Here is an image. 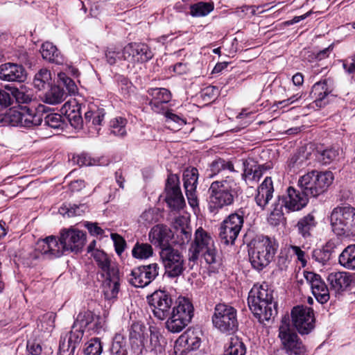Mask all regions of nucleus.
Segmentation results:
<instances>
[{"label":"nucleus","instance_id":"nucleus-51","mask_svg":"<svg viewBox=\"0 0 355 355\" xmlns=\"http://www.w3.org/2000/svg\"><path fill=\"white\" fill-rule=\"evenodd\" d=\"M180 338L184 340L187 349H196L200 345V339L195 336L193 333H191V335L188 332L184 333L181 336Z\"/></svg>","mask_w":355,"mask_h":355},{"label":"nucleus","instance_id":"nucleus-7","mask_svg":"<svg viewBox=\"0 0 355 355\" xmlns=\"http://www.w3.org/2000/svg\"><path fill=\"white\" fill-rule=\"evenodd\" d=\"M334 232L338 236H349L355 234V208L351 206H338L330 216Z\"/></svg>","mask_w":355,"mask_h":355},{"label":"nucleus","instance_id":"nucleus-33","mask_svg":"<svg viewBox=\"0 0 355 355\" xmlns=\"http://www.w3.org/2000/svg\"><path fill=\"white\" fill-rule=\"evenodd\" d=\"M209 170L211 173L209 175L211 178L226 171L236 172L232 162L221 158L214 160L209 166Z\"/></svg>","mask_w":355,"mask_h":355},{"label":"nucleus","instance_id":"nucleus-29","mask_svg":"<svg viewBox=\"0 0 355 355\" xmlns=\"http://www.w3.org/2000/svg\"><path fill=\"white\" fill-rule=\"evenodd\" d=\"M41 54L43 59L57 64H62L64 58L57 47L51 42H46L41 46Z\"/></svg>","mask_w":355,"mask_h":355},{"label":"nucleus","instance_id":"nucleus-23","mask_svg":"<svg viewBox=\"0 0 355 355\" xmlns=\"http://www.w3.org/2000/svg\"><path fill=\"white\" fill-rule=\"evenodd\" d=\"M332 92L333 85L331 81L324 79L313 85L310 96L314 99L313 103L315 105L322 107L327 103L326 98Z\"/></svg>","mask_w":355,"mask_h":355},{"label":"nucleus","instance_id":"nucleus-49","mask_svg":"<svg viewBox=\"0 0 355 355\" xmlns=\"http://www.w3.org/2000/svg\"><path fill=\"white\" fill-rule=\"evenodd\" d=\"M165 117L166 125L168 128L176 129L181 125L184 124V121L182 119L171 112H166L165 113Z\"/></svg>","mask_w":355,"mask_h":355},{"label":"nucleus","instance_id":"nucleus-39","mask_svg":"<svg viewBox=\"0 0 355 355\" xmlns=\"http://www.w3.org/2000/svg\"><path fill=\"white\" fill-rule=\"evenodd\" d=\"M198 171L196 168H187L183 174L184 189H193L197 187Z\"/></svg>","mask_w":355,"mask_h":355},{"label":"nucleus","instance_id":"nucleus-52","mask_svg":"<svg viewBox=\"0 0 355 355\" xmlns=\"http://www.w3.org/2000/svg\"><path fill=\"white\" fill-rule=\"evenodd\" d=\"M338 156V150L329 148L323 150L320 155V160L324 164H329Z\"/></svg>","mask_w":355,"mask_h":355},{"label":"nucleus","instance_id":"nucleus-31","mask_svg":"<svg viewBox=\"0 0 355 355\" xmlns=\"http://www.w3.org/2000/svg\"><path fill=\"white\" fill-rule=\"evenodd\" d=\"M339 263L348 270H355V244L346 247L338 258Z\"/></svg>","mask_w":355,"mask_h":355},{"label":"nucleus","instance_id":"nucleus-1","mask_svg":"<svg viewBox=\"0 0 355 355\" xmlns=\"http://www.w3.org/2000/svg\"><path fill=\"white\" fill-rule=\"evenodd\" d=\"M248 303L254 315L261 322L269 320L277 313L273 290L265 282L253 286L249 292Z\"/></svg>","mask_w":355,"mask_h":355},{"label":"nucleus","instance_id":"nucleus-36","mask_svg":"<svg viewBox=\"0 0 355 355\" xmlns=\"http://www.w3.org/2000/svg\"><path fill=\"white\" fill-rule=\"evenodd\" d=\"M95 314L90 311H83L80 312L73 324V329L79 327L83 329L89 327L95 319Z\"/></svg>","mask_w":355,"mask_h":355},{"label":"nucleus","instance_id":"nucleus-50","mask_svg":"<svg viewBox=\"0 0 355 355\" xmlns=\"http://www.w3.org/2000/svg\"><path fill=\"white\" fill-rule=\"evenodd\" d=\"M84 330L80 329L79 327H76V329H73L69 333L67 345L71 347H74L76 348L77 345H78L83 336Z\"/></svg>","mask_w":355,"mask_h":355},{"label":"nucleus","instance_id":"nucleus-55","mask_svg":"<svg viewBox=\"0 0 355 355\" xmlns=\"http://www.w3.org/2000/svg\"><path fill=\"white\" fill-rule=\"evenodd\" d=\"M11 87H6L5 89H0V105L8 107L13 102V97L10 91Z\"/></svg>","mask_w":355,"mask_h":355},{"label":"nucleus","instance_id":"nucleus-45","mask_svg":"<svg viewBox=\"0 0 355 355\" xmlns=\"http://www.w3.org/2000/svg\"><path fill=\"white\" fill-rule=\"evenodd\" d=\"M44 123L53 129H63L64 125L62 116L59 114H50L45 116Z\"/></svg>","mask_w":355,"mask_h":355},{"label":"nucleus","instance_id":"nucleus-19","mask_svg":"<svg viewBox=\"0 0 355 355\" xmlns=\"http://www.w3.org/2000/svg\"><path fill=\"white\" fill-rule=\"evenodd\" d=\"M304 277L310 285L312 293L315 299L321 304L326 303L329 300V291L321 277L313 272H304Z\"/></svg>","mask_w":355,"mask_h":355},{"label":"nucleus","instance_id":"nucleus-5","mask_svg":"<svg viewBox=\"0 0 355 355\" xmlns=\"http://www.w3.org/2000/svg\"><path fill=\"white\" fill-rule=\"evenodd\" d=\"M334 180L331 171H312L300 177L297 187L309 198H315L322 193Z\"/></svg>","mask_w":355,"mask_h":355},{"label":"nucleus","instance_id":"nucleus-28","mask_svg":"<svg viewBox=\"0 0 355 355\" xmlns=\"http://www.w3.org/2000/svg\"><path fill=\"white\" fill-rule=\"evenodd\" d=\"M317 224L318 222L313 213H309L300 218L295 227L299 234L306 239L312 236V233Z\"/></svg>","mask_w":355,"mask_h":355},{"label":"nucleus","instance_id":"nucleus-4","mask_svg":"<svg viewBox=\"0 0 355 355\" xmlns=\"http://www.w3.org/2000/svg\"><path fill=\"white\" fill-rule=\"evenodd\" d=\"M249 251L250 261L252 267L261 270L273 259L277 245L268 236H261L256 239Z\"/></svg>","mask_w":355,"mask_h":355},{"label":"nucleus","instance_id":"nucleus-60","mask_svg":"<svg viewBox=\"0 0 355 355\" xmlns=\"http://www.w3.org/2000/svg\"><path fill=\"white\" fill-rule=\"evenodd\" d=\"M71 125L74 128H77L81 126L83 123V118L81 116V110H78L74 112H72L70 116H67Z\"/></svg>","mask_w":355,"mask_h":355},{"label":"nucleus","instance_id":"nucleus-61","mask_svg":"<svg viewBox=\"0 0 355 355\" xmlns=\"http://www.w3.org/2000/svg\"><path fill=\"white\" fill-rule=\"evenodd\" d=\"M105 321L101 318L99 315H95V319L94 320L92 324L89 325L88 329L92 330L94 333L99 334L101 331L104 329Z\"/></svg>","mask_w":355,"mask_h":355},{"label":"nucleus","instance_id":"nucleus-40","mask_svg":"<svg viewBox=\"0 0 355 355\" xmlns=\"http://www.w3.org/2000/svg\"><path fill=\"white\" fill-rule=\"evenodd\" d=\"M10 91L12 95L13 100L15 99L18 103H28L33 99L31 92L26 90L24 87L20 89L12 87L10 88Z\"/></svg>","mask_w":355,"mask_h":355},{"label":"nucleus","instance_id":"nucleus-6","mask_svg":"<svg viewBox=\"0 0 355 355\" xmlns=\"http://www.w3.org/2000/svg\"><path fill=\"white\" fill-rule=\"evenodd\" d=\"M193 306L188 298L179 297L166 318L165 327L173 334L181 332L191 321Z\"/></svg>","mask_w":355,"mask_h":355},{"label":"nucleus","instance_id":"nucleus-34","mask_svg":"<svg viewBox=\"0 0 355 355\" xmlns=\"http://www.w3.org/2000/svg\"><path fill=\"white\" fill-rule=\"evenodd\" d=\"M246 347L241 339L232 337L227 345L223 355H245Z\"/></svg>","mask_w":355,"mask_h":355},{"label":"nucleus","instance_id":"nucleus-46","mask_svg":"<svg viewBox=\"0 0 355 355\" xmlns=\"http://www.w3.org/2000/svg\"><path fill=\"white\" fill-rule=\"evenodd\" d=\"M331 251L327 246L317 248L313 251V259L317 262L324 264L331 258Z\"/></svg>","mask_w":355,"mask_h":355},{"label":"nucleus","instance_id":"nucleus-44","mask_svg":"<svg viewBox=\"0 0 355 355\" xmlns=\"http://www.w3.org/2000/svg\"><path fill=\"white\" fill-rule=\"evenodd\" d=\"M103 351V347L101 340L98 338H92L86 343V347L84 349L85 355H101Z\"/></svg>","mask_w":355,"mask_h":355},{"label":"nucleus","instance_id":"nucleus-64","mask_svg":"<svg viewBox=\"0 0 355 355\" xmlns=\"http://www.w3.org/2000/svg\"><path fill=\"white\" fill-rule=\"evenodd\" d=\"M75 349L73 346L71 347L66 344L64 341L60 342L58 355H74Z\"/></svg>","mask_w":355,"mask_h":355},{"label":"nucleus","instance_id":"nucleus-42","mask_svg":"<svg viewBox=\"0 0 355 355\" xmlns=\"http://www.w3.org/2000/svg\"><path fill=\"white\" fill-rule=\"evenodd\" d=\"M126 120L122 117H116L110 121L111 132L116 136L123 137L126 135Z\"/></svg>","mask_w":355,"mask_h":355},{"label":"nucleus","instance_id":"nucleus-24","mask_svg":"<svg viewBox=\"0 0 355 355\" xmlns=\"http://www.w3.org/2000/svg\"><path fill=\"white\" fill-rule=\"evenodd\" d=\"M327 281L332 291L336 293H342L350 286L352 276L347 272H332L329 274Z\"/></svg>","mask_w":355,"mask_h":355},{"label":"nucleus","instance_id":"nucleus-47","mask_svg":"<svg viewBox=\"0 0 355 355\" xmlns=\"http://www.w3.org/2000/svg\"><path fill=\"white\" fill-rule=\"evenodd\" d=\"M149 342L151 349H157L161 346L160 340L162 338L160 330L155 326L149 327Z\"/></svg>","mask_w":355,"mask_h":355},{"label":"nucleus","instance_id":"nucleus-59","mask_svg":"<svg viewBox=\"0 0 355 355\" xmlns=\"http://www.w3.org/2000/svg\"><path fill=\"white\" fill-rule=\"evenodd\" d=\"M177 235L180 237V244L187 243L191 239V230L189 227H182L177 230Z\"/></svg>","mask_w":355,"mask_h":355},{"label":"nucleus","instance_id":"nucleus-20","mask_svg":"<svg viewBox=\"0 0 355 355\" xmlns=\"http://www.w3.org/2000/svg\"><path fill=\"white\" fill-rule=\"evenodd\" d=\"M37 250L50 259L60 257L64 252L61 239H58L54 236H49L39 241L37 243Z\"/></svg>","mask_w":355,"mask_h":355},{"label":"nucleus","instance_id":"nucleus-22","mask_svg":"<svg viewBox=\"0 0 355 355\" xmlns=\"http://www.w3.org/2000/svg\"><path fill=\"white\" fill-rule=\"evenodd\" d=\"M0 79L8 82L23 83L26 79V71L21 64L7 62L0 65Z\"/></svg>","mask_w":355,"mask_h":355},{"label":"nucleus","instance_id":"nucleus-15","mask_svg":"<svg viewBox=\"0 0 355 355\" xmlns=\"http://www.w3.org/2000/svg\"><path fill=\"white\" fill-rule=\"evenodd\" d=\"M159 270V267L157 263L140 266L132 270L129 282L135 287L144 288L158 276Z\"/></svg>","mask_w":355,"mask_h":355},{"label":"nucleus","instance_id":"nucleus-26","mask_svg":"<svg viewBox=\"0 0 355 355\" xmlns=\"http://www.w3.org/2000/svg\"><path fill=\"white\" fill-rule=\"evenodd\" d=\"M98 267L101 269L105 277H114L119 273L115 263L112 262L107 254L101 250H95L92 253Z\"/></svg>","mask_w":355,"mask_h":355},{"label":"nucleus","instance_id":"nucleus-11","mask_svg":"<svg viewBox=\"0 0 355 355\" xmlns=\"http://www.w3.org/2000/svg\"><path fill=\"white\" fill-rule=\"evenodd\" d=\"M165 273L170 277H176L184 271V257L181 252L172 246H165L159 252Z\"/></svg>","mask_w":355,"mask_h":355},{"label":"nucleus","instance_id":"nucleus-41","mask_svg":"<svg viewBox=\"0 0 355 355\" xmlns=\"http://www.w3.org/2000/svg\"><path fill=\"white\" fill-rule=\"evenodd\" d=\"M87 208L85 204L79 205H69V207L64 205L60 207L59 211L63 215H67L68 217H73L82 215L86 211Z\"/></svg>","mask_w":355,"mask_h":355},{"label":"nucleus","instance_id":"nucleus-21","mask_svg":"<svg viewBox=\"0 0 355 355\" xmlns=\"http://www.w3.org/2000/svg\"><path fill=\"white\" fill-rule=\"evenodd\" d=\"M284 197V207L291 211H299L306 206L309 198L300 189L289 187Z\"/></svg>","mask_w":355,"mask_h":355},{"label":"nucleus","instance_id":"nucleus-35","mask_svg":"<svg viewBox=\"0 0 355 355\" xmlns=\"http://www.w3.org/2000/svg\"><path fill=\"white\" fill-rule=\"evenodd\" d=\"M132 257L139 259H146L153 254L151 245L144 243H136L132 250Z\"/></svg>","mask_w":355,"mask_h":355},{"label":"nucleus","instance_id":"nucleus-17","mask_svg":"<svg viewBox=\"0 0 355 355\" xmlns=\"http://www.w3.org/2000/svg\"><path fill=\"white\" fill-rule=\"evenodd\" d=\"M165 201L172 209H181L185 205L184 198L176 175H168L165 187Z\"/></svg>","mask_w":355,"mask_h":355},{"label":"nucleus","instance_id":"nucleus-43","mask_svg":"<svg viewBox=\"0 0 355 355\" xmlns=\"http://www.w3.org/2000/svg\"><path fill=\"white\" fill-rule=\"evenodd\" d=\"M111 355H127L124 339L121 336H116L110 347Z\"/></svg>","mask_w":355,"mask_h":355},{"label":"nucleus","instance_id":"nucleus-12","mask_svg":"<svg viewBox=\"0 0 355 355\" xmlns=\"http://www.w3.org/2000/svg\"><path fill=\"white\" fill-rule=\"evenodd\" d=\"M243 225V215L239 213L230 214L220 227L219 237L225 245L233 244Z\"/></svg>","mask_w":355,"mask_h":355},{"label":"nucleus","instance_id":"nucleus-56","mask_svg":"<svg viewBox=\"0 0 355 355\" xmlns=\"http://www.w3.org/2000/svg\"><path fill=\"white\" fill-rule=\"evenodd\" d=\"M81 110V105L78 103L76 100L66 102L61 108L62 114L66 116H70L72 112Z\"/></svg>","mask_w":355,"mask_h":355},{"label":"nucleus","instance_id":"nucleus-37","mask_svg":"<svg viewBox=\"0 0 355 355\" xmlns=\"http://www.w3.org/2000/svg\"><path fill=\"white\" fill-rule=\"evenodd\" d=\"M51 80L50 71L46 69H42L35 75L33 84L38 90H42L45 89L46 85L50 84Z\"/></svg>","mask_w":355,"mask_h":355},{"label":"nucleus","instance_id":"nucleus-27","mask_svg":"<svg viewBox=\"0 0 355 355\" xmlns=\"http://www.w3.org/2000/svg\"><path fill=\"white\" fill-rule=\"evenodd\" d=\"M148 236L150 242L162 250L163 247L170 246L168 241L172 237V232L166 225H157L151 229Z\"/></svg>","mask_w":355,"mask_h":355},{"label":"nucleus","instance_id":"nucleus-58","mask_svg":"<svg viewBox=\"0 0 355 355\" xmlns=\"http://www.w3.org/2000/svg\"><path fill=\"white\" fill-rule=\"evenodd\" d=\"M111 237L114 241L116 252L117 254L121 255L125 250L126 245L125 241L117 234H112Z\"/></svg>","mask_w":355,"mask_h":355},{"label":"nucleus","instance_id":"nucleus-3","mask_svg":"<svg viewBox=\"0 0 355 355\" xmlns=\"http://www.w3.org/2000/svg\"><path fill=\"white\" fill-rule=\"evenodd\" d=\"M202 256L208 264L217 261V251L212 237L202 227L196 230L195 238L189 250V260L196 261Z\"/></svg>","mask_w":355,"mask_h":355},{"label":"nucleus","instance_id":"nucleus-25","mask_svg":"<svg viewBox=\"0 0 355 355\" xmlns=\"http://www.w3.org/2000/svg\"><path fill=\"white\" fill-rule=\"evenodd\" d=\"M151 100L150 105L151 109L159 113L164 110V105L171 99V92L165 88H151L148 91Z\"/></svg>","mask_w":355,"mask_h":355},{"label":"nucleus","instance_id":"nucleus-16","mask_svg":"<svg viewBox=\"0 0 355 355\" xmlns=\"http://www.w3.org/2000/svg\"><path fill=\"white\" fill-rule=\"evenodd\" d=\"M153 57L149 47L144 43H129L122 51L123 60L128 62V66H135L136 63H143Z\"/></svg>","mask_w":355,"mask_h":355},{"label":"nucleus","instance_id":"nucleus-53","mask_svg":"<svg viewBox=\"0 0 355 355\" xmlns=\"http://www.w3.org/2000/svg\"><path fill=\"white\" fill-rule=\"evenodd\" d=\"M58 76L60 83L66 87L69 94H74L77 92L78 87L75 82L71 78L62 73H59Z\"/></svg>","mask_w":355,"mask_h":355},{"label":"nucleus","instance_id":"nucleus-62","mask_svg":"<svg viewBox=\"0 0 355 355\" xmlns=\"http://www.w3.org/2000/svg\"><path fill=\"white\" fill-rule=\"evenodd\" d=\"M289 251L297 256V259L302 263V266H304L306 263V259H305V252L297 245H290L288 246Z\"/></svg>","mask_w":355,"mask_h":355},{"label":"nucleus","instance_id":"nucleus-9","mask_svg":"<svg viewBox=\"0 0 355 355\" xmlns=\"http://www.w3.org/2000/svg\"><path fill=\"white\" fill-rule=\"evenodd\" d=\"M46 112V107L40 105L37 109L22 106L19 110H10L8 114L12 125L26 128L37 126L42 122V112Z\"/></svg>","mask_w":355,"mask_h":355},{"label":"nucleus","instance_id":"nucleus-54","mask_svg":"<svg viewBox=\"0 0 355 355\" xmlns=\"http://www.w3.org/2000/svg\"><path fill=\"white\" fill-rule=\"evenodd\" d=\"M157 220V213L154 209L144 211L140 216L139 221L145 225L155 223Z\"/></svg>","mask_w":355,"mask_h":355},{"label":"nucleus","instance_id":"nucleus-30","mask_svg":"<svg viewBox=\"0 0 355 355\" xmlns=\"http://www.w3.org/2000/svg\"><path fill=\"white\" fill-rule=\"evenodd\" d=\"M119 291V273L114 277H105L103 283V293L107 300L116 297Z\"/></svg>","mask_w":355,"mask_h":355},{"label":"nucleus","instance_id":"nucleus-8","mask_svg":"<svg viewBox=\"0 0 355 355\" xmlns=\"http://www.w3.org/2000/svg\"><path fill=\"white\" fill-rule=\"evenodd\" d=\"M289 322L288 315L283 317L279 329V337L285 351L277 349L272 355H305V347L291 328Z\"/></svg>","mask_w":355,"mask_h":355},{"label":"nucleus","instance_id":"nucleus-10","mask_svg":"<svg viewBox=\"0 0 355 355\" xmlns=\"http://www.w3.org/2000/svg\"><path fill=\"white\" fill-rule=\"evenodd\" d=\"M212 322L222 332H234L238 326L236 310L225 304H216Z\"/></svg>","mask_w":355,"mask_h":355},{"label":"nucleus","instance_id":"nucleus-13","mask_svg":"<svg viewBox=\"0 0 355 355\" xmlns=\"http://www.w3.org/2000/svg\"><path fill=\"white\" fill-rule=\"evenodd\" d=\"M148 301L153 315L159 320L166 319L172 310L173 301L171 296L164 291H155L148 297Z\"/></svg>","mask_w":355,"mask_h":355},{"label":"nucleus","instance_id":"nucleus-63","mask_svg":"<svg viewBox=\"0 0 355 355\" xmlns=\"http://www.w3.org/2000/svg\"><path fill=\"white\" fill-rule=\"evenodd\" d=\"M196 188H193V189H185L186 196L187 197L188 202L189 205L192 207H196L198 206V200L196 195Z\"/></svg>","mask_w":355,"mask_h":355},{"label":"nucleus","instance_id":"nucleus-38","mask_svg":"<svg viewBox=\"0 0 355 355\" xmlns=\"http://www.w3.org/2000/svg\"><path fill=\"white\" fill-rule=\"evenodd\" d=\"M213 10L212 3L201 1L190 6V14L193 17H203L207 15Z\"/></svg>","mask_w":355,"mask_h":355},{"label":"nucleus","instance_id":"nucleus-57","mask_svg":"<svg viewBox=\"0 0 355 355\" xmlns=\"http://www.w3.org/2000/svg\"><path fill=\"white\" fill-rule=\"evenodd\" d=\"M105 57L107 62L111 65L123 59L122 52L116 51L115 48H108L105 52Z\"/></svg>","mask_w":355,"mask_h":355},{"label":"nucleus","instance_id":"nucleus-48","mask_svg":"<svg viewBox=\"0 0 355 355\" xmlns=\"http://www.w3.org/2000/svg\"><path fill=\"white\" fill-rule=\"evenodd\" d=\"M273 191V184L270 177H266L257 189V193L265 195L266 199H271Z\"/></svg>","mask_w":355,"mask_h":355},{"label":"nucleus","instance_id":"nucleus-14","mask_svg":"<svg viewBox=\"0 0 355 355\" xmlns=\"http://www.w3.org/2000/svg\"><path fill=\"white\" fill-rule=\"evenodd\" d=\"M292 321L300 334H308L314 328V314L311 308L297 306L291 311Z\"/></svg>","mask_w":355,"mask_h":355},{"label":"nucleus","instance_id":"nucleus-32","mask_svg":"<svg viewBox=\"0 0 355 355\" xmlns=\"http://www.w3.org/2000/svg\"><path fill=\"white\" fill-rule=\"evenodd\" d=\"M66 98V94L63 89L59 86H52L47 91L44 97L43 101L47 104L56 105L62 103Z\"/></svg>","mask_w":355,"mask_h":355},{"label":"nucleus","instance_id":"nucleus-18","mask_svg":"<svg viewBox=\"0 0 355 355\" xmlns=\"http://www.w3.org/2000/svg\"><path fill=\"white\" fill-rule=\"evenodd\" d=\"M60 239L64 251L78 252L85 245L86 235L77 229H64L60 233Z\"/></svg>","mask_w":355,"mask_h":355},{"label":"nucleus","instance_id":"nucleus-2","mask_svg":"<svg viewBox=\"0 0 355 355\" xmlns=\"http://www.w3.org/2000/svg\"><path fill=\"white\" fill-rule=\"evenodd\" d=\"M239 190V187L232 176L213 182L209 189L210 207L218 209L233 204Z\"/></svg>","mask_w":355,"mask_h":355}]
</instances>
